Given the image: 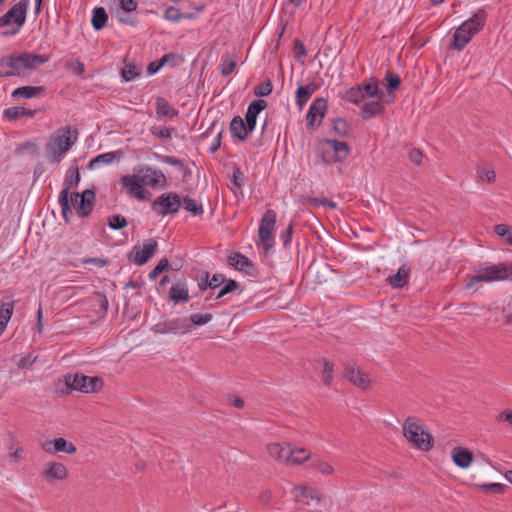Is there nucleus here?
Instances as JSON below:
<instances>
[{"mask_svg":"<svg viewBox=\"0 0 512 512\" xmlns=\"http://www.w3.org/2000/svg\"><path fill=\"white\" fill-rule=\"evenodd\" d=\"M78 139V132L71 126L56 130L46 143L47 158L50 163L58 164Z\"/></svg>","mask_w":512,"mask_h":512,"instance_id":"obj_1","label":"nucleus"},{"mask_svg":"<svg viewBox=\"0 0 512 512\" xmlns=\"http://www.w3.org/2000/svg\"><path fill=\"white\" fill-rule=\"evenodd\" d=\"M403 436L407 442L422 451H430L434 438L426 426L416 417H408L402 424Z\"/></svg>","mask_w":512,"mask_h":512,"instance_id":"obj_2","label":"nucleus"},{"mask_svg":"<svg viewBox=\"0 0 512 512\" xmlns=\"http://www.w3.org/2000/svg\"><path fill=\"white\" fill-rule=\"evenodd\" d=\"M48 61L49 57L47 55H35L24 52L3 58L0 65L8 67L12 76L23 77Z\"/></svg>","mask_w":512,"mask_h":512,"instance_id":"obj_3","label":"nucleus"},{"mask_svg":"<svg viewBox=\"0 0 512 512\" xmlns=\"http://www.w3.org/2000/svg\"><path fill=\"white\" fill-rule=\"evenodd\" d=\"M487 14L484 10L477 11L471 18L463 22L454 33L453 48L462 50L471 40L472 36L484 26Z\"/></svg>","mask_w":512,"mask_h":512,"instance_id":"obj_4","label":"nucleus"},{"mask_svg":"<svg viewBox=\"0 0 512 512\" xmlns=\"http://www.w3.org/2000/svg\"><path fill=\"white\" fill-rule=\"evenodd\" d=\"M512 274V262H504L481 268L469 278L466 288L471 289L480 282H494L507 279Z\"/></svg>","mask_w":512,"mask_h":512,"instance_id":"obj_5","label":"nucleus"},{"mask_svg":"<svg viewBox=\"0 0 512 512\" xmlns=\"http://www.w3.org/2000/svg\"><path fill=\"white\" fill-rule=\"evenodd\" d=\"M64 383L70 389L81 393H96L103 388V380L100 377H90L81 373L67 374Z\"/></svg>","mask_w":512,"mask_h":512,"instance_id":"obj_6","label":"nucleus"},{"mask_svg":"<svg viewBox=\"0 0 512 512\" xmlns=\"http://www.w3.org/2000/svg\"><path fill=\"white\" fill-rule=\"evenodd\" d=\"M295 501L307 508L309 512H316L321 506L324 496L317 489L302 485L297 486L292 491Z\"/></svg>","mask_w":512,"mask_h":512,"instance_id":"obj_7","label":"nucleus"},{"mask_svg":"<svg viewBox=\"0 0 512 512\" xmlns=\"http://www.w3.org/2000/svg\"><path fill=\"white\" fill-rule=\"evenodd\" d=\"M323 160L326 163H336L345 160L350 153L349 146L344 141L326 139L320 143Z\"/></svg>","mask_w":512,"mask_h":512,"instance_id":"obj_8","label":"nucleus"},{"mask_svg":"<svg viewBox=\"0 0 512 512\" xmlns=\"http://www.w3.org/2000/svg\"><path fill=\"white\" fill-rule=\"evenodd\" d=\"M29 2L30 0H20L18 3L13 5L3 16L0 17V26L15 24L16 28L10 32V34L17 33L25 23ZM7 34H9V32L5 33V35Z\"/></svg>","mask_w":512,"mask_h":512,"instance_id":"obj_9","label":"nucleus"},{"mask_svg":"<svg viewBox=\"0 0 512 512\" xmlns=\"http://www.w3.org/2000/svg\"><path fill=\"white\" fill-rule=\"evenodd\" d=\"M276 223V214L273 210H267L260 223L258 236L259 245L266 251L273 246V230Z\"/></svg>","mask_w":512,"mask_h":512,"instance_id":"obj_10","label":"nucleus"},{"mask_svg":"<svg viewBox=\"0 0 512 512\" xmlns=\"http://www.w3.org/2000/svg\"><path fill=\"white\" fill-rule=\"evenodd\" d=\"M80 182V173L77 167L69 170V175L65 180V188L60 192L59 203L62 208V215L66 222H69V216L72 214L69 205V189L78 186Z\"/></svg>","mask_w":512,"mask_h":512,"instance_id":"obj_11","label":"nucleus"},{"mask_svg":"<svg viewBox=\"0 0 512 512\" xmlns=\"http://www.w3.org/2000/svg\"><path fill=\"white\" fill-rule=\"evenodd\" d=\"M120 184L125 188L126 193L137 200H148L151 194L145 189L137 175L133 172L130 175H124L120 179Z\"/></svg>","mask_w":512,"mask_h":512,"instance_id":"obj_12","label":"nucleus"},{"mask_svg":"<svg viewBox=\"0 0 512 512\" xmlns=\"http://www.w3.org/2000/svg\"><path fill=\"white\" fill-rule=\"evenodd\" d=\"M180 206L181 199L175 193L162 194L152 203L153 210L162 216L176 213Z\"/></svg>","mask_w":512,"mask_h":512,"instance_id":"obj_13","label":"nucleus"},{"mask_svg":"<svg viewBox=\"0 0 512 512\" xmlns=\"http://www.w3.org/2000/svg\"><path fill=\"white\" fill-rule=\"evenodd\" d=\"M94 200L95 193L90 189H86L82 194L72 193L70 197L72 206L81 217H87L91 213Z\"/></svg>","mask_w":512,"mask_h":512,"instance_id":"obj_14","label":"nucleus"},{"mask_svg":"<svg viewBox=\"0 0 512 512\" xmlns=\"http://www.w3.org/2000/svg\"><path fill=\"white\" fill-rule=\"evenodd\" d=\"M157 241L150 239L143 246L136 245L130 254V260L136 265H143L153 257L157 251Z\"/></svg>","mask_w":512,"mask_h":512,"instance_id":"obj_15","label":"nucleus"},{"mask_svg":"<svg viewBox=\"0 0 512 512\" xmlns=\"http://www.w3.org/2000/svg\"><path fill=\"white\" fill-rule=\"evenodd\" d=\"M343 377L349 380L353 385L366 390L371 387V381L366 373H364L354 363H347L343 371Z\"/></svg>","mask_w":512,"mask_h":512,"instance_id":"obj_16","label":"nucleus"},{"mask_svg":"<svg viewBox=\"0 0 512 512\" xmlns=\"http://www.w3.org/2000/svg\"><path fill=\"white\" fill-rule=\"evenodd\" d=\"M134 173L137 175L143 186H150L152 188L158 187L165 183V176L162 172L155 170L151 167H137L134 168Z\"/></svg>","mask_w":512,"mask_h":512,"instance_id":"obj_17","label":"nucleus"},{"mask_svg":"<svg viewBox=\"0 0 512 512\" xmlns=\"http://www.w3.org/2000/svg\"><path fill=\"white\" fill-rule=\"evenodd\" d=\"M153 329L155 332L161 334L187 333L191 330V324L187 318H176L158 323Z\"/></svg>","mask_w":512,"mask_h":512,"instance_id":"obj_18","label":"nucleus"},{"mask_svg":"<svg viewBox=\"0 0 512 512\" xmlns=\"http://www.w3.org/2000/svg\"><path fill=\"white\" fill-rule=\"evenodd\" d=\"M41 476L47 481H65L69 477L67 467L57 461H50L45 464L41 471Z\"/></svg>","mask_w":512,"mask_h":512,"instance_id":"obj_19","label":"nucleus"},{"mask_svg":"<svg viewBox=\"0 0 512 512\" xmlns=\"http://www.w3.org/2000/svg\"><path fill=\"white\" fill-rule=\"evenodd\" d=\"M40 447L43 451L49 454L63 452L72 455L77 451L76 446L63 437H59L54 440H46L41 443Z\"/></svg>","mask_w":512,"mask_h":512,"instance_id":"obj_20","label":"nucleus"},{"mask_svg":"<svg viewBox=\"0 0 512 512\" xmlns=\"http://www.w3.org/2000/svg\"><path fill=\"white\" fill-rule=\"evenodd\" d=\"M312 453L305 447L294 446L289 443L287 466H299L312 458Z\"/></svg>","mask_w":512,"mask_h":512,"instance_id":"obj_21","label":"nucleus"},{"mask_svg":"<svg viewBox=\"0 0 512 512\" xmlns=\"http://www.w3.org/2000/svg\"><path fill=\"white\" fill-rule=\"evenodd\" d=\"M327 109V101L324 98H317L311 104L307 113L308 125L314 127L319 124L325 115Z\"/></svg>","mask_w":512,"mask_h":512,"instance_id":"obj_22","label":"nucleus"},{"mask_svg":"<svg viewBox=\"0 0 512 512\" xmlns=\"http://www.w3.org/2000/svg\"><path fill=\"white\" fill-rule=\"evenodd\" d=\"M267 106L266 101L259 99L255 100L247 108V112L245 115V125L248 131L252 132L256 126V119L258 114L263 111Z\"/></svg>","mask_w":512,"mask_h":512,"instance_id":"obj_23","label":"nucleus"},{"mask_svg":"<svg viewBox=\"0 0 512 512\" xmlns=\"http://www.w3.org/2000/svg\"><path fill=\"white\" fill-rule=\"evenodd\" d=\"M451 458L457 467L466 469L472 464L474 456L467 448L456 446L451 451Z\"/></svg>","mask_w":512,"mask_h":512,"instance_id":"obj_24","label":"nucleus"},{"mask_svg":"<svg viewBox=\"0 0 512 512\" xmlns=\"http://www.w3.org/2000/svg\"><path fill=\"white\" fill-rule=\"evenodd\" d=\"M289 443H270L267 452L271 458L281 464L287 465Z\"/></svg>","mask_w":512,"mask_h":512,"instance_id":"obj_25","label":"nucleus"},{"mask_svg":"<svg viewBox=\"0 0 512 512\" xmlns=\"http://www.w3.org/2000/svg\"><path fill=\"white\" fill-rule=\"evenodd\" d=\"M410 269L407 266H402L398 269L397 273L389 276L387 282L393 288H403L409 280Z\"/></svg>","mask_w":512,"mask_h":512,"instance_id":"obj_26","label":"nucleus"},{"mask_svg":"<svg viewBox=\"0 0 512 512\" xmlns=\"http://www.w3.org/2000/svg\"><path fill=\"white\" fill-rule=\"evenodd\" d=\"M310 467L323 476H331L335 473L333 465L317 455L312 456Z\"/></svg>","mask_w":512,"mask_h":512,"instance_id":"obj_27","label":"nucleus"},{"mask_svg":"<svg viewBox=\"0 0 512 512\" xmlns=\"http://www.w3.org/2000/svg\"><path fill=\"white\" fill-rule=\"evenodd\" d=\"M383 111H384V105L381 103L380 99L378 98V100L366 102L362 106L361 114H362L363 119L369 120L376 115L382 114Z\"/></svg>","mask_w":512,"mask_h":512,"instance_id":"obj_28","label":"nucleus"},{"mask_svg":"<svg viewBox=\"0 0 512 512\" xmlns=\"http://www.w3.org/2000/svg\"><path fill=\"white\" fill-rule=\"evenodd\" d=\"M14 311V302L10 299L0 304V336L4 332Z\"/></svg>","mask_w":512,"mask_h":512,"instance_id":"obj_29","label":"nucleus"},{"mask_svg":"<svg viewBox=\"0 0 512 512\" xmlns=\"http://www.w3.org/2000/svg\"><path fill=\"white\" fill-rule=\"evenodd\" d=\"M170 299L174 302H187L189 300L188 288L185 282H177L169 291Z\"/></svg>","mask_w":512,"mask_h":512,"instance_id":"obj_30","label":"nucleus"},{"mask_svg":"<svg viewBox=\"0 0 512 512\" xmlns=\"http://www.w3.org/2000/svg\"><path fill=\"white\" fill-rule=\"evenodd\" d=\"M228 262L235 269L245 271L247 274H251L250 270L253 269V265L249 261V259L246 256L239 253L229 256Z\"/></svg>","mask_w":512,"mask_h":512,"instance_id":"obj_31","label":"nucleus"},{"mask_svg":"<svg viewBox=\"0 0 512 512\" xmlns=\"http://www.w3.org/2000/svg\"><path fill=\"white\" fill-rule=\"evenodd\" d=\"M230 131L234 137L241 141H244L249 133H251L246 129V125L240 116H236L232 119L230 123Z\"/></svg>","mask_w":512,"mask_h":512,"instance_id":"obj_32","label":"nucleus"},{"mask_svg":"<svg viewBox=\"0 0 512 512\" xmlns=\"http://www.w3.org/2000/svg\"><path fill=\"white\" fill-rule=\"evenodd\" d=\"M316 91V85L309 83L305 86H300L296 91V103L300 109L308 102L311 95Z\"/></svg>","mask_w":512,"mask_h":512,"instance_id":"obj_33","label":"nucleus"},{"mask_svg":"<svg viewBox=\"0 0 512 512\" xmlns=\"http://www.w3.org/2000/svg\"><path fill=\"white\" fill-rule=\"evenodd\" d=\"M43 91L44 87L42 86H23L16 88L12 92V97L30 99L40 95Z\"/></svg>","mask_w":512,"mask_h":512,"instance_id":"obj_34","label":"nucleus"},{"mask_svg":"<svg viewBox=\"0 0 512 512\" xmlns=\"http://www.w3.org/2000/svg\"><path fill=\"white\" fill-rule=\"evenodd\" d=\"M319 363L322 366L321 379L325 385L330 386L333 382L334 364L327 359H322Z\"/></svg>","mask_w":512,"mask_h":512,"instance_id":"obj_35","label":"nucleus"},{"mask_svg":"<svg viewBox=\"0 0 512 512\" xmlns=\"http://www.w3.org/2000/svg\"><path fill=\"white\" fill-rule=\"evenodd\" d=\"M108 20V15L103 7H97L93 10L92 26L96 30L102 29Z\"/></svg>","mask_w":512,"mask_h":512,"instance_id":"obj_36","label":"nucleus"},{"mask_svg":"<svg viewBox=\"0 0 512 512\" xmlns=\"http://www.w3.org/2000/svg\"><path fill=\"white\" fill-rule=\"evenodd\" d=\"M4 117L10 120H16L22 116L33 117L35 111L23 108V107H11L4 110Z\"/></svg>","mask_w":512,"mask_h":512,"instance_id":"obj_37","label":"nucleus"},{"mask_svg":"<svg viewBox=\"0 0 512 512\" xmlns=\"http://www.w3.org/2000/svg\"><path fill=\"white\" fill-rule=\"evenodd\" d=\"M343 99L353 104H359L365 98L362 94V87L360 85L347 89L343 95Z\"/></svg>","mask_w":512,"mask_h":512,"instance_id":"obj_38","label":"nucleus"},{"mask_svg":"<svg viewBox=\"0 0 512 512\" xmlns=\"http://www.w3.org/2000/svg\"><path fill=\"white\" fill-rule=\"evenodd\" d=\"M360 86L362 87V94L365 99L373 98V97H377V98L381 99V94L378 89V81L377 80L372 78L370 82L363 83Z\"/></svg>","mask_w":512,"mask_h":512,"instance_id":"obj_39","label":"nucleus"},{"mask_svg":"<svg viewBox=\"0 0 512 512\" xmlns=\"http://www.w3.org/2000/svg\"><path fill=\"white\" fill-rule=\"evenodd\" d=\"M477 176L481 181L493 183L496 179V173L493 168L486 164L477 166Z\"/></svg>","mask_w":512,"mask_h":512,"instance_id":"obj_40","label":"nucleus"},{"mask_svg":"<svg viewBox=\"0 0 512 512\" xmlns=\"http://www.w3.org/2000/svg\"><path fill=\"white\" fill-rule=\"evenodd\" d=\"M158 116H176L177 111L173 110L168 101L162 97H158L155 102Z\"/></svg>","mask_w":512,"mask_h":512,"instance_id":"obj_41","label":"nucleus"},{"mask_svg":"<svg viewBox=\"0 0 512 512\" xmlns=\"http://www.w3.org/2000/svg\"><path fill=\"white\" fill-rule=\"evenodd\" d=\"M116 155L113 152L104 153L93 158L89 163V168H97L100 164H110L114 161Z\"/></svg>","mask_w":512,"mask_h":512,"instance_id":"obj_42","label":"nucleus"},{"mask_svg":"<svg viewBox=\"0 0 512 512\" xmlns=\"http://www.w3.org/2000/svg\"><path fill=\"white\" fill-rule=\"evenodd\" d=\"M175 55L174 54H165L161 57L159 61L151 62L147 66V72L149 75H153L156 72H158L169 60H174Z\"/></svg>","mask_w":512,"mask_h":512,"instance_id":"obj_43","label":"nucleus"},{"mask_svg":"<svg viewBox=\"0 0 512 512\" xmlns=\"http://www.w3.org/2000/svg\"><path fill=\"white\" fill-rule=\"evenodd\" d=\"M140 75L139 69L133 63L125 62L124 68L121 70V76L127 82L132 81Z\"/></svg>","mask_w":512,"mask_h":512,"instance_id":"obj_44","label":"nucleus"},{"mask_svg":"<svg viewBox=\"0 0 512 512\" xmlns=\"http://www.w3.org/2000/svg\"><path fill=\"white\" fill-rule=\"evenodd\" d=\"M303 203L304 204H310V205H313V206H325V207H328L330 209H335L336 208V203L327 199V198H314V197H308L306 199L303 200Z\"/></svg>","mask_w":512,"mask_h":512,"instance_id":"obj_45","label":"nucleus"},{"mask_svg":"<svg viewBox=\"0 0 512 512\" xmlns=\"http://www.w3.org/2000/svg\"><path fill=\"white\" fill-rule=\"evenodd\" d=\"M184 208L191 212L193 215H200L203 213L202 205L199 204L196 200L191 198H184L183 200Z\"/></svg>","mask_w":512,"mask_h":512,"instance_id":"obj_46","label":"nucleus"},{"mask_svg":"<svg viewBox=\"0 0 512 512\" xmlns=\"http://www.w3.org/2000/svg\"><path fill=\"white\" fill-rule=\"evenodd\" d=\"M494 231L499 237L505 238L507 243L512 245V233L510 226L506 224H498L494 227Z\"/></svg>","mask_w":512,"mask_h":512,"instance_id":"obj_47","label":"nucleus"},{"mask_svg":"<svg viewBox=\"0 0 512 512\" xmlns=\"http://www.w3.org/2000/svg\"><path fill=\"white\" fill-rule=\"evenodd\" d=\"M109 227L114 230H120L127 226V220L122 215L116 214L108 218Z\"/></svg>","mask_w":512,"mask_h":512,"instance_id":"obj_48","label":"nucleus"},{"mask_svg":"<svg viewBox=\"0 0 512 512\" xmlns=\"http://www.w3.org/2000/svg\"><path fill=\"white\" fill-rule=\"evenodd\" d=\"M187 319L189 320V323L191 324V326L192 325L201 326V325H205L208 322H210L212 320V315L209 313H207V314H192Z\"/></svg>","mask_w":512,"mask_h":512,"instance_id":"obj_49","label":"nucleus"},{"mask_svg":"<svg viewBox=\"0 0 512 512\" xmlns=\"http://www.w3.org/2000/svg\"><path fill=\"white\" fill-rule=\"evenodd\" d=\"M480 490H482L483 492H494V493H498V494H501L505 491V485L501 484V483H489V484H479V485H476Z\"/></svg>","mask_w":512,"mask_h":512,"instance_id":"obj_50","label":"nucleus"},{"mask_svg":"<svg viewBox=\"0 0 512 512\" xmlns=\"http://www.w3.org/2000/svg\"><path fill=\"white\" fill-rule=\"evenodd\" d=\"M169 266V262L166 258L161 259L158 264L154 267L153 270L149 273V278L151 280L156 279L164 270H166Z\"/></svg>","mask_w":512,"mask_h":512,"instance_id":"obj_51","label":"nucleus"},{"mask_svg":"<svg viewBox=\"0 0 512 512\" xmlns=\"http://www.w3.org/2000/svg\"><path fill=\"white\" fill-rule=\"evenodd\" d=\"M65 67L79 76L83 75L85 71L84 64L78 59L67 62Z\"/></svg>","mask_w":512,"mask_h":512,"instance_id":"obj_52","label":"nucleus"},{"mask_svg":"<svg viewBox=\"0 0 512 512\" xmlns=\"http://www.w3.org/2000/svg\"><path fill=\"white\" fill-rule=\"evenodd\" d=\"M172 129L165 126H153L151 133L160 139H169L171 137Z\"/></svg>","mask_w":512,"mask_h":512,"instance_id":"obj_53","label":"nucleus"},{"mask_svg":"<svg viewBox=\"0 0 512 512\" xmlns=\"http://www.w3.org/2000/svg\"><path fill=\"white\" fill-rule=\"evenodd\" d=\"M236 67V62L229 57L222 59L221 74L224 76L230 75Z\"/></svg>","mask_w":512,"mask_h":512,"instance_id":"obj_54","label":"nucleus"},{"mask_svg":"<svg viewBox=\"0 0 512 512\" xmlns=\"http://www.w3.org/2000/svg\"><path fill=\"white\" fill-rule=\"evenodd\" d=\"M232 184L238 188V189H241L245 182H246V177L244 176V174L240 171L239 168H235L233 170V174H232Z\"/></svg>","mask_w":512,"mask_h":512,"instance_id":"obj_55","label":"nucleus"},{"mask_svg":"<svg viewBox=\"0 0 512 512\" xmlns=\"http://www.w3.org/2000/svg\"><path fill=\"white\" fill-rule=\"evenodd\" d=\"M164 17L169 21L177 22L182 18V14L179 9L170 6L165 10Z\"/></svg>","mask_w":512,"mask_h":512,"instance_id":"obj_56","label":"nucleus"},{"mask_svg":"<svg viewBox=\"0 0 512 512\" xmlns=\"http://www.w3.org/2000/svg\"><path fill=\"white\" fill-rule=\"evenodd\" d=\"M9 458L12 462L18 463L23 458V449L20 446H10Z\"/></svg>","mask_w":512,"mask_h":512,"instance_id":"obj_57","label":"nucleus"},{"mask_svg":"<svg viewBox=\"0 0 512 512\" xmlns=\"http://www.w3.org/2000/svg\"><path fill=\"white\" fill-rule=\"evenodd\" d=\"M272 92V83L270 80L257 86L254 90L256 96H268Z\"/></svg>","mask_w":512,"mask_h":512,"instance_id":"obj_58","label":"nucleus"},{"mask_svg":"<svg viewBox=\"0 0 512 512\" xmlns=\"http://www.w3.org/2000/svg\"><path fill=\"white\" fill-rule=\"evenodd\" d=\"M120 8L125 13L135 11L138 3L136 0H119Z\"/></svg>","mask_w":512,"mask_h":512,"instance_id":"obj_59","label":"nucleus"},{"mask_svg":"<svg viewBox=\"0 0 512 512\" xmlns=\"http://www.w3.org/2000/svg\"><path fill=\"white\" fill-rule=\"evenodd\" d=\"M387 86L390 90L397 89L400 85V78L395 73H388L385 78Z\"/></svg>","mask_w":512,"mask_h":512,"instance_id":"obj_60","label":"nucleus"},{"mask_svg":"<svg viewBox=\"0 0 512 512\" xmlns=\"http://www.w3.org/2000/svg\"><path fill=\"white\" fill-rule=\"evenodd\" d=\"M498 422H506L512 426V409H504L496 416Z\"/></svg>","mask_w":512,"mask_h":512,"instance_id":"obj_61","label":"nucleus"},{"mask_svg":"<svg viewBox=\"0 0 512 512\" xmlns=\"http://www.w3.org/2000/svg\"><path fill=\"white\" fill-rule=\"evenodd\" d=\"M423 154L419 149H411L409 152V160L416 165H420L422 163Z\"/></svg>","mask_w":512,"mask_h":512,"instance_id":"obj_62","label":"nucleus"},{"mask_svg":"<svg viewBox=\"0 0 512 512\" xmlns=\"http://www.w3.org/2000/svg\"><path fill=\"white\" fill-rule=\"evenodd\" d=\"M223 282H224L223 275L215 274V275H213L211 280H209L208 285H209V288L215 289V288L219 287L221 284H223Z\"/></svg>","mask_w":512,"mask_h":512,"instance_id":"obj_63","label":"nucleus"},{"mask_svg":"<svg viewBox=\"0 0 512 512\" xmlns=\"http://www.w3.org/2000/svg\"><path fill=\"white\" fill-rule=\"evenodd\" d=\"M35 360H36V358H35V357H34V358H32V357H30V356H28V357H23V358H21V359L19 360V362H18V367H19L20 369L28 368V367H30V366H32V365H33V363L35 362Z\"/></svg>","mask_w":512,"mask_h":512,"instance_id":"obj_64","label":"nucleus"}]
</instances>
